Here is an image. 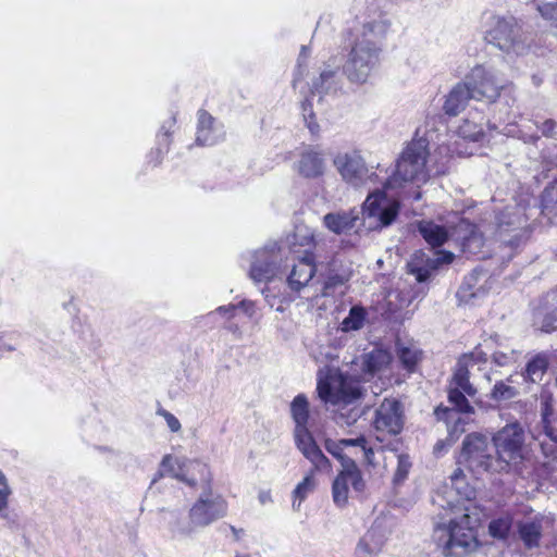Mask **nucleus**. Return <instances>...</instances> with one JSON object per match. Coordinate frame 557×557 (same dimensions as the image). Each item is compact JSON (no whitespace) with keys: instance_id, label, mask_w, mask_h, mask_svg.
<instances>
[{"instance_id":"nucleus-1","label":"nucleus","mask_w":557,"mask_h":557,"mask_svg":"<svg viewBox=\"0 0 557 557\" xmlns=\"http://www.w3.org/2000/svg\"><path fill=\"white\" fill-rule=\"evenodd\" d=\"M474 494L463 471L457 468L432 495V505L438 510L433 537L445 557H461L476 547L469 507L466 505Z\"/></svg>"},{"instance_id":"nucleus-2","label":"nucleus","mask_w":557,"mask_h":557,"mask_svg":"<svg viewBox=\"0 0 557 557\" xmlns=\"http://www.w3.org/2000/svg\"><path fill=\"white\" fill-rule=\"evenodd\" d=\"M429 143L424 138L412 140L403 151L396 162L392 175L386 178L383 189L373 190L363 203L366 219L374 220V227L389 226L399 213V200L395 195H387V191H395L404 188L410 183H424L431 176L432 169L428 165Z\"/></svg>"},{"instance_id":"nucleus-3","label":"nucleus","mask_w":557,"mask_h":557,"mask_svg":"<svg viewBox=\"0 0 557 557\" xmlns=\"http://www.w3.org/2000/svg\"><path fill=\"white\" fill-rule=\"evenodd\" d=\"M387 28L384 21H373L362 26L344 65V73L351 83L364 84L379 65V41L385 36Z\"/></svg>"},{"instance_id":"nucleus-4","label":"nucleus","mask_w":557,"mask_h":557,"mask_svg":"<svg viewBox=\"0 0 557 557\" xmlns=\"http://www.w3.org/2000/svg\"><path fill=\"white\" fill-rule=\"evenodd\" d=\"M317 392L321 400L338 407L334 417L338 425L350 426L361 417L362 410L355 406L361 397L360 384L338 370H330L327 379L319 377Z\"/></svg>"},{"instance_id":"nucleus-5","label":"nucleus","mask_w":557,"mask_h":557,"mask_svg":"<svg viewBox=\"0 0 557 557\" xmlns=\"http://www.w3.org/2000/svg\"><path fill=\"white\" fill-rule=\"evenodd\" d=\"M290 413L295 422L294 440L296 447L305 458L314 465L318 470L330 469V460L317 445L312 433L308 429L309 403L304 394H298L290 404Z\"/></svg>"},{"instance_id":"nucleus-6","label":"nucleus","mask_w":557,"mask_h":557,"mask_svg":"<svg viewBox=\"0 0 557 557\" xmlns=\"http://www.w3.org/2000/svg\"><path fill=\"white\" fill-rule=\"evenodd\" d=\"M485 40L507 54L522 55L530 49V39L512 17L492 16Z\"/></svg>"},{"instance_id":"nucleus-7","label":"nucleus","mask_w":557,"mask_h":557,"mask_svg":"<svg viewBox=\"0 0 557 557\" xmlns=\"http://www.w3.org/2000/svg\"><path fill=\"white\" fill-rule=\"evenodd\" d=\"M525 433L518 422L508 423L494 433L492 443L496 454V468L506 472L523 458Z\"/></svg>"},{"instance_id":"nucleus-8","label":"nucleus","mask_w":557,"mask_h":557,"mask_svg":"<svg viewBox=\"0 0 557 557\" xmlns=\"http://www.w3.org/2000/svg\"><path fill=\"white\" fill-rule=\"evenodd\" d=\"M460 462L466 463L476 474L482 472H502L495 466L496 454L493 443L491 444L488 437L481 433H470L465 437Z\"/></svg>"},{"instance_id":"nucleus-9","label":"nucleus","mask_w":557,"mask_h":557,"mask_svg":"<svg viewBox=\"0 0 557 557\" xmlns=\"http://www.w3.org/2000/svg\"><path fill=\"white\" fill-rule=\"evenodd\" d=\"M248 276L255 283H269L282 272L283 252L277 243H269L250 251Z\"/></svg>"},{"instance_id":"nucleus-10","label":"nucleus","mask_w":557,"mask_h":557,"mask_svg":"<svg viewBox=\"0 0 557 557\" xmlns=\"http://www.w3.org/2000/svg\"><path fill=\"white\" fill-rule=\"evenodd\" d=\"M189 510V521L193 528H203L226 515L227 504L222 495L215 493L213 487L200 491Z\"/></svg>"},{"instance_id":"nucleus-11","label":"nucleus","mask_w":557,"mask_h":557,"mask_svg":"<svg viewBox=\"0 0 557 557\" xmlns=\"http://www.w3.org/2000/svg\"><path fill=\"white\" fill-rule=\"evenodd\" d=\"M465 84L475 100H486L494 102L503 89V84L497 77V73L483 65L474 66L465 77Z\"/></svg>"},{"instance_id":"nucleus-12","label":"nucleus","mask_w":557,"mask_h":557,"mask_svg":"<svg viewBox=\"0 0 557 557\" xmlns=\"http://www.w3.org/2000/svg\"><path fill=\"white\" fill-rule=\"evenodd\" d=\"M499 239L510 246L518 247L525 238L523 230L527 220L524 219L523 208L519 206H507L505 210L496 216Z\"/></svg>"},{"instance_id":"nucleus-13","label":"nucleus","mask_w":557,"mask_h":557,"mask_svg":"<svg viewBox=\"0 0 557 557\" xmlns=\"http://www.w3.org/2000/svg\"><path fill=\"white\" fill-rule=\"evenodd\" d=\"M333 163L342 178L355 187L376 177L374 173L370 174L364 159L356 151L336 154Z\"/></svg>"},{"instance_id":"nucleus-14","label":"nucleus","mask_w":557,"mask_h":557,"mask_svg":"<svg viewBox=\"0 0 557 557\" xmlns=\"http://www.w3.org/2000/svg\"><path fill=\"white\" fill-rule=\"evenodd\" d=\"M349 485H351L356 492H362L364 488V481L361 472L352 459L344 461L342 471L333 482L332 495L336 506H346L348 502Z\"/></svg>"},{"instance_id":"nucleus-15","label":"nucleus","mask_w":557,"mask_h":557,"mask_svg":"<svg viewBox=\"0 0 557 557\" xmlns=\"http://www.w3.org/2000/svg\"><path fill=\"white\" fill-rule=\"evenodd\" d=\"M453 258L454 255L447 251H436L431 255L416 251L407 263V270L416 277L417 282L424 283L442 264L450 263Z\"/></svg>"},{"instance_id":"nucleus-16","label":"nucleus","mask_w":557,"mask_h":557,"mask_svg":"<svg viewBox=\"0 0 557 557\" xmlns=\"http://www.w3.org/2000/svg\"><path fill=\"white\" fill-rule=\"evenodd\" d=\"M176 480L194 492L209 491L212 486V473L209 467L199 460H185L176 469Z\"/></svg>"},{"instance_id":"nucleus-17","label":"nucleus","mask_w":557,"mask_h":557,"mask_svg":"<svg viewBox=\"0 0 557 557\" xmlns=\"http://www.w3.org/2000/svg\"><path fill=\"white\" fill-rule=\"evenodd\" d=\"M404 426L401 405L396 399L385 398L375 412L374 428L377 432L399 434Z\"/></svg>"},{"instance_id":"nucleus-18","label":"nucleus","mask_w":557,"mask_h":557,"mask_svg":"<svg viewBox=\"0 0 557 557\" xmlns=\"http://www.w3.org/2000/svg\"><path fill=\"white\" fill-rule=\"evenodd\" d=\"M294 169L301 177L318 178L326 170L324 154L315 148H307L299 154Z\"/></svg>"},{"instance_id":"nucleus-19","label":"nucleus","mask_w":557,"mask_h":557,"mask_svg":"<svg viewBox=\"0 0 557 557\" xmlns=\"http://www.w3.org/2000/svg\"><path fill=\"white\" fill-rule=\"evenodd\" d=\"M315 273V267L313 264V258L306 256L301 258L287 276V285L294 292H299L308 285Z\"/></svg>"},{"instance_id":"nucleus-20","label":"nucleus","mask_w":557,"mask_h":557,"mask_svg":"<svg viewBox=\"0 0 557 557\" xmlns=\"http://www.w3.org/2000/svg\"><path fill=\"white\" fill-rule=\"evenodd\" d=\"M223 133L214 126V119L207 111L198 112L196 143L199 146H212L220 141Z\"/></svg>"},{"instance_id":"nucleus-21","label":"nucleus","mask_w":557,"mask_h":557,"mask_svg":"<svg viewBox=\"0 0 557 557\" xmlns=\"http://www.w3.org/2000/svg\"><path fill=\"white\" fill-rule=\"evenodd\" d=\"M385 544L383 531L373 525L358 542L356 557H375Z\"/></svg>"},{"instance_id":"nucleus-22","label":"nucleus","mask_w":557,"mask_h":557,"mask_svg":"<svg viewBox=\"0 0 557 557\" xmlns=\"http://www.w3.org/2000/svg\"><path fill=\"white\" fill-rule=\"evenodd\" d=\"M468 85L462 83H458L446 97V101L444 103V111L448 115L456 116L458 115L468 104L470 99H473L471 91L469 90Z\"/></svg>"},{"instance_id":"nucleus-23","label":"nucleus","mask_w":557,"mask_h":557,"mask_svg":"<svg viewBox=\"0 0 557 557\" xmlns=\"http://www.w3.org/2000/svg\"><path fill=\"white\" fill-rule=\"evenodd\" d=\"M338 65H325L320 76L312 83V92L330 94L335 92L339 88L341 75Z\"/></svg>"},{"instance_id":"nucleus-24","label":"nucleus","mask_w":557,"mask_h":557,"mask_svg":"<svg viewBox=\"0 0 557 557\" xmlns=\"http://www.w3.org/2000/svg\"><path fill=\"white\" fill-rule=\"evenodd\" d=\"M518 533L524 546L529 549L539 547L543 532V518L521 521L517 525Z\"/></svg>"},{"instance_id":"nucleus-25","label":"nucleus","mask_w":557,"mask_h":557,"mask_svg":"<svg viewBox=\"0 0 557 557\" xmlns=\"http://www.w3.org/2000/svg\"><path fill=\"white\" fill-rule=\"evenodd\" d=\"M437 420H443L446 423L449 441L455 442L461 433L465 432L466 420L460 417L454 409L447 407H437L434 411Z\"/></svg>"},{"instance_id":"nucleus-26","label":"nucleus","mask_w":557,"mask_h":557,"mask_svg":"<svg viewBox=\"0 0 557 557\" xmlns=\"http://www.w3.org/2000/svg\"><path fill=\"white\" fill-rule=\"evenodd\" d=\"M470 369L467 366V359H459L448 387L463 391L467 396L473 397L476 388L470 383Z\"/></svg>"},{"instance_id":"nucleus-27","label":"nucleus","mask_w":557,"mask_h":557,"mask_svg":"<svg viewBox=\"0 0 557 557\" xmlns=\"http://www.w3.org/2000/svg\"><path fill=\"white\" fill-rule=\"evenodd\" d=\"M366 444H367L366 437L364 436H358L356 438H344V440H341L338 442H335V441L329 438V440L325 441L324 446H325V449L331 455H333L334 457L339 459L342 461V465H343L345 460L349 459L348 457H345L343 455V448L344 447H347V446H359V447H361L364 450V454H366L367 457H369L370 454H373L372 449H367Z\"/></svg>"},{"instance_id":"nucleus-28","label":"nucleus","mask_w":557,"mask_h":557,"mask_svg":"<svg viewBox=\"0 0 557 557\" xmlns=\"http://www.w3.org/2000/svg\"><path fill=\"white\" fill-rule=\"evenodd\" d=\"M389 362L391 355L384 349H373L362 356V369L370 376L386 368Z\"/></svg>"},{"instance_id":"nucleus-29","label":"nucleus","mask_w":557,"mask_h":557,"mask_svg":"<svg viewBox=\"0 0 557 557\" xmlns=\"http://www.w3.org/2000/svg\"><path fill=\"white\" fill-rule=\"evenodd\" d=\"M338 263L339 261L337 259L333 260L331 263L329 274L324 282V296L330 295V289L344 285L351 276V269Z\"/></svg>"},{"instance_id":"nucleus-30","label":"nucleus","mask_w":557,"mask_h":557,"mask_svg":"<svg viewBox=\"0 0 557 557\" xmlns=\"http://www.w3.org/2000/svg\"><path fill=\"white\" fill-rule=\"evenodd\" d=\"M419 233L432 247H440L447 240L446 230L431 221H421L418 225Z\"/></svg>"},{"instance_id":"nucleus-31","label":"nucleus","mask_w":557,"mask_h":557,"mask_svg":"<svg viewBox=\"0 0 557 557\" xmlns=\"http://www.w3.org/2000/svg\"><path fill=\"white\" fill-rule=\"evenodd\" d=\"M357 216L346 212L327 213L324 215V225L335 234H342L355 226Z\"/></svg>"},{"instance_id":"nucleus-32","label":"nucleus","mask_w":557,"mask_h":557,"mask_svg":"<svg viewBox=\"0 0 557 557\" xmlns=\"http://www.w3.org/2000/svg\"><path fill=\"white\" fill-rule=\"evenodd\" d=\"M548 369V358L544 354L533 357L525 367L523 373L524 381L540 383Z\"/></svg>"},{"instance_id":"nucleus-33","label":"nucleus","mask_w":557,"mask_h":557,"mask_svg":"<svg viewBox=\"0 0 557 557\" xmlns=\"http://www.w3.org/2000/svg\"><path fill=\"white\" fill-rule=\"evenodd\" d=\"M287 244L296 252V247L304 248L305 252H308L314 245L313 231L306 225H296L294 233L287 237Z\"/></svg>"},{"instance_id":"nucleus-34","label":"nucleus","mask_w":557,"mask_h":557,"mask_svg":"<svg viewBox=\"0 0 557 557\" xmlns=\"http://www.w3.org/2000/svg\"><path fill=\"white\" fill-rule=\"evenodd\" d=\"M326 469L325 471H327ZM315 471H319L315 469L314 465L312 463V469L310 472L302 479L300 483L297 484L295 487L293 495H294V502H293V508L295 510H298L301 503L307 498L309 494H311L315 488V481L313 479V474Z\"/></svg>"},{"instance_id":"nucleus-35","label":"nucleus","mask_w":557,"mask_h":557,"mask_svg":"<svg viewBox=\"0 0 557 557\" xmlns=\"http://www.w3.org/2000/svg\"><path fill=\"white\" fill-rule=\"evenodd\" d=\"M398 358L406 370L413 372L421 360L422 351L417 346H399Z\"/></svg>"},{"instance_id":"nucleus-36","label":"nucleus","mask_w":557,"mask_h":557,"mask_svg":"<svg viewBox=\"0 0 557 557\" xmlns=\"http://www.w3.org/2000/svg\"><path fill=\"white\" fill-rule=\"evenodd\" d=\"M366 310L361 307H352L348 315L342 322V331L350 332L360 330L366 320Z\"/></svg>"},{"instance_id":"nucleus-37","label":"nucleus","mask_w":557,"mask_h":557,"mask_svg":"<svg viewBox=\"0 0 557 557\" xmlns=\"http://www.w3.org/2000/svg\"><path fill=\"white\" fill-rule=\"evenodd\" d=\"M466 395L463 391L448 387V403L451 407L447 408L454 409L458 413H472L473 407L469 404Z\"/></svg>"},{"instance_id":"nucleus-38","label":"nucleus","mask_w":557,"mask_h":557,"mask_svg":"<svg viewBox=\"0 0 557 557\" xmlns=\"http://www.w3.org/2000/svg\"><path fill=\"white\" fill-rule=\"evenodd\" d=\"M543 212L553 218H557V182L547 186L542 195Z\"/></svg>"},{"instance_id":"nucleus-39","label":"nucleus","mask_w":557,"mask_h":557,"mask_svg":"<svg viewBox=\"0 0 557 557\" xmlns=\"http://www.w3.org/2000/svg\"><path fill=\"white\" fill-rule=\"evenodd\" d=\"M11 494L12 490L9 485L8 479L2 470H0V518L7 521H10L8 507Z\"/></svg>"},{"instance_id":"nucleus-40","label":"nucleus","mask_w":557,"mask_h":557,"mask_svg":"<svg viewBox=\"0 0 557 557\" xmlns=\"http://www.w3.org/2000/svg\"><path fill=\"white\" fill-rule=\"evenodd\" d=\"M511 523L512 521L509 516H503L494 519L488 525L490 534L495 539L504 540L510 531Z\"/></svg>"},{"instance_id":"nucleus-41","label":"nucleus","mask_w":557,"mask_h":557,"mask_svg":"<svg viewBox=\"0 0 557 557\" xmlns=\"http://www.w3.org/2000/svg\"><path fill=\"white\" fill-rule=\"evenodd\" d=\"M411 467H412V462H411L409 455H407V454L397 455V467H396V470L394 473V479H393L394 483L395 484L403 483L407 479Z\"/></svg>"},{"instance_id":"nucleus-42","label":"nucleus","mask_w":557,"mask_h":557,"mask_svg":"<svg viewBox=\"0 0 557 557\" xmlns=\"http://www.w3.org/2000/svg\"><path fill=\"white\" fill-rule=\"evenodd\" d=\"M172 127H173V121L170 120L165 122L157 135L159 148L157 149L158 152H169L170 146L172 143Z\"/></svg>"},{"instance_id":"nucleus-43","label":"nucleus","mask_w":557,"mask_h":557,"mask_svg":"<svg viewBox=\"0 0 557 557\" xmlns=\"http://www.w3.org/2000/svg\"><path fill=\"white\" fill-rule=\"evenodd\" d=\"M459 135L472 141H479L483 137V128L470 121H465L458 131Z\"/></svg>"},{"instance_id":"nucleus-44","label":"nucleus","mask_w":557,"mask_h":557,"mask_svg":"<svg viewBox=\"0 0 557 557\" xmlns=\"http://www.w3.org/2000/svg\"><path fill=\"white\" fill-rule=\"evenodd\" d=\"M517 389L512 386L506 385L504 382H497L492 391V398L495 400H508L516 397Z\"/></svg>"},{"instance_id":"nucleus-45","label":"nucleus","mask_w":557,"mask_h":557,"mask_svg":"<svg viewBox=\"0 0 557 557\" xmlns=\"http://www.w3.org/2000/svg\"><path fill=\"white\" fill-rule=\"evenodd\" d=\"M537 10L543 18L550 22L552 26L557 27V2L542 3Z\"/></svg>"},{"instance_id":"nucleus-46","label":"nucleus","mask_w":557,"mask_h":557,"mask_svg":"<svg viewBox=\"0 0 557 557\" xmlns=\"http://www.w3.org/2000/svg\"><path fill=\"white\" fill-rule=\"evenodd\" d=\"M483 245V239L480 234L474 230L470 232V235L463 238L462 247L465 251L475 253L476 250Z\"/></svg>"},{"instance_id":"nucleus-47","label":"nucleus","mask_w":557,"mask_h":557,"mask_svg":"<svg viewBox=\"0 0 557 557\" xmlns=\"http://www.w3.org/2000/svg\"><path fill=\"white\" fill-rule=\"evenodd\" d=\"M542 332L550 333L557 330V308L546 313L541 322L536 321Z\"/></svg>"},{"instance_id":"nucleus-48","label":"nucleus","mask_w":557,"mask_h":557,"mask_svg":"<svg viewBox=\"0 0 557 557\" xmlns=\"http://www.w3.org/2000/svg\"><path fill=\"white\" fill-rule=\"evenodd\" d=\"M516 351L515 350H508V351H495L493 354V361L495 364L499 367H507L509 364H512L516 362Z\"/></svg>"},{"instance_id":"nucleus-49","label":"nucleus","mask_w":557,"mask_h":557,"mask_svg":"<svg viewBox=\"0 0 557 557\" xmlns=\"http://www.w3.org/2000/svg\"><path fill=\"white\" fill-rule=\"evenodd\" d=\"M302 115L305 119V122L307 123L308 128L312 134L317 133L319 131V125L314 120V114L312 112L311 103L309 99H307L302 103Z\"/></svg>"},{"instance_id":"nucleus-50","label":"nucleus","mask_w":557,"mask_h":557,"mask_svg":"<svg viewBox=\"0 0 557 557\" xmlns=\"http://www.w3.org/2000/svg\"><path fill=\"white\" fill-rule=\"evenodd\" d=\"M460 359H467V366L473 368L476 363L486 362L487 355L482 350L475 349L471 354L462 356Z\"/></svg>"},{"instance_id":"nucleus-51","label":"nucleus","mask_w":557,"mask_h":557,"mask_svg":"<svg viewBox=\"0 0 557 557\" xmlns=\"http://www.w3.org/2000/svg\"><path fill=\"white\" fill-rule=\"evenodd\" d=\"M479 275H480V272H478V271H473L470 275H468L465 278V282L461 285L460 290L458 292V294L462 295V297H466L467 296V292L471 290L474 287V284L476 283Z\"/></svg>"},{"instance_id":"nucleus-52","label":"nucleus","mask_w":557,"mask_h":557,"mask_svg":"<svg viewBox=\"0 0 557 557\" xmlns=\"http://www.w3.org/2000/svg\"><path fill=\"white\" fill-rule=\"evenodd\" d=\"M542 131V134L546 137L557 139V123L553 120H546L541 126H539Z\"/></svg>"},{"instance_id":"nucleus-53","label":"nucleus","mask_w":557,"mask_h":557,"mask_svg":"<svg viewBox=\"0 0 557 557\" xmlns=\"http://www.w3.org/2000/svg\"><path fill=\"white\" fill-rule=\"evenodd\" d=\"M172 458L170 455H166L161 463V469L159 471V476H164L165 474H169L170 478H174L173 471H172Z\"/></svg>"},{"instance_id":"nucleus-54","label":"nucleus","mask_w":557,"mask_h":557,"mask_svg":"<svg viewBox=\"0 0 557 557\" xmlns=\"http://www.w3.org/2000/svg\"><path fill=\"white\" fill-rule=\"evenodd\" d=\"M240 308L249 318L253 317L256 313L255 304L250 300L240 301L236 308Z\"/></svg>"},{"instance_id":"nucleus-55","label":"nucleus","mask_w":557,"mask_h":557,"mask_svg":"<svg viewBox=\"0 0 557 557\" xmlns=\"http://www.w3.org/2000/svg\"><path fill=\"white\" fill-rule=\"evenodd\" d=\"M262 295L264 296V299L267 304L273 308L275 306L276 295L272 292L270 287H265L261 290Z\"/></svg>"},{"instance_id":"nucleus-56","label":"nucleus","mask_w":557,"mask_h":557,"mask_svg":"<svg viewBox=\"0 0 557 557\" xmlns=\"http://www.w3.org/2000/svg\"><path fill=\"white\" fill-rule=\"evenodd\" d=\"M158 414L163 416L166 419L169 428L174 431V417L162 408L157 411Z\"/></svg>"},{"instance_id":"nucleus-57","label":"nucleus","mask_w":557,"mask_h":557,"mask_svg":"<svg viewBox=\"0 0 557 557\" xmlns=\"http://www.w3.org/2000/svg\"><path fill=\"white\" fill-rule=\"evenodd\" d=\"M235 310H236V306L235 305H227V306L219 307L216 309V312H219L221 314H224V315L233 317Z\"/></svg>"},{"instance_id":"nucleus-58","label":"nucleus","mask_w":557,"mask_h":557,"mask_svg":"<svg viewBox=\"0 0 557 557\" xmlns=\"http://www.w3.org/2000/svg\"><path fill=\"white\" fill-rule=\"evenodd\" d=\"M259 502L264 505L268 502H271V495L269 492H260L259 493Z\"/></svg>"},{"instance_id":"nucleus-59","label":"nucleus","mask_w":557,"mask_h":557,"mask_svg":"<svg viewBox=\"0 0 557 557\" xmlns=\"http://www.w3.org/2000/svg\"><path fill=\"white\" fill-rule=\"evenodd\" d=\"M550 411H552L550 406L548 405L547 401H544V408H543V412H542V414H543V422L544 423L547 422V417L550 413Z\"/></svg>"},{"instance_id":"nucleus-60","label":"nucleus","mask_w":557,"mask_h":557,"mask_svg":"<svg viewBox=\"0 0 557 557\" xmlns=\"http://www.w3.org/2000/svg\"><path fill=\"white\" fill-rule=\"evenodd\" d=\"M545 432H546L547 436H549L553 441L557 442V433H555L552 428H548L547 425H545Z\"/></svg>"},{"instance_id":"nucleus-61","label":"nucleus","mask_w":557,"mask_h":557,"mask_svg":"<svg viewBox=\"0 0 557 557\" xmlns=\"http://www.w3.org/2000/svg\"><path fill=\"white\" fill-rule=\"evenodd\" d=\"M4 349H7L8 351H13L14 347L11 345H4Z\"/></svg>"},{"instance_id":"nucleus-62","label":"nucleus","mask_w":557,"mask_h":557,"mask_svg":"<svg viewBox=\"0 0 557 557\" xmlns=\"http://www.w3.org/2000/svg\"><path fill=\"white\" fill-rule=\"evenodd\" d=\"M275 310L278 311V312H283L284 311V307L282 305H280V306H277L275 308Z\"/></svg>"},{"instance_id":"nucleus-63","label":"nucleus","mask_w":557,"mask_h":557,"mask_svg":"<svg viewBox=\"0 0 557 557\" xmlns=\"http://www.w3.org/2000/svg\"><path fill=\"white\" fill-rule=\"evenodd\" d=\"M314 358H315V360H317V361H320V362H322V361H323V358H322L321 356H317V355H314Z\"/></svg>"},{"instance_id":"nucleus-64","label":"nucleus","mask_w":557,"mask_h":557,"mask_svg":"<svg viewBox=\"0 0 557 557\" xmlns=\"http://www.w3.org/2000/svg\"><path fill=\"white\" fill-rule=\"evenodd\" d=\"M235 557H249L247 554L236 555Z\"/></svg>"}]
</instances>
